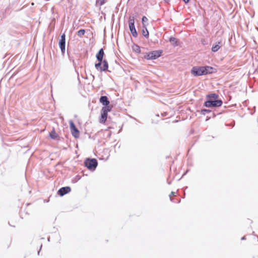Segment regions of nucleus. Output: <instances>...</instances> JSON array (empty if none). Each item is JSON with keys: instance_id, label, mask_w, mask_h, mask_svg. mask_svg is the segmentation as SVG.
I'll list each match as a JSON object with an SVG mask.
<instances>
[{"instance_id": "obj_1", "label": "nucleus", "mask_w": 258, "mask_h": 258, "mask_svg": "<svg viewBox=\"0 0 258 258\" xmlns=\"http://www.w3.org/2000/svg\"><path fill=\"white\" fill-rule=\"evenodd\" d=\"M104 55V50L102 48L100 49L99 52L97 53L96 56L98 60V62L95 65V68L101 72L105 71L107 70L108 68V62L107 60H103V58Z\"/></svg>"}, {"instance_id": "obj_2", "label": "nucleus", "mask_w": 258, "mask_h": 258, "mask_svg": "<svg viewBox=\"0 0 258 258\" xmlns=\"http://www.w3.org/2000/svg\"><path fill=\"white\" fill-rule=\"evenodd\" d=\"M218 95L215 93L208 95L207 98L208 100L205 102V106L207 107L221 106L222 101L218 99Z\"/></svg>"}, {"instance_id": "obj_3", "label": "nucleus", "mask_w": 258, "mask_h": 258, "mask_svg": "<svg viewBox=\"0 0 258 258\" xmlns=\"http://www.w3.org/2000/svg\"><path fill=\"white\" fill-rule=\"evenodd\" d=\"M212 69V68L208 66L194 67L191 70V73L195 76H201L207 74L209 72V70Z\"/></svg>"}, {"instance_id": "obj_4", "label": "nucleus", "mask_w": 258, "mask_h": 258, "mask_svg": "<svg viewBox=\"0 0 258 258\" xmlns=\"http://www.w3.org/2000/svg\"><path fill=\"white\" fill-rule=\"evenodd\" d=\"M112 109V107H102L101 109V114L100 118V122L105 123L107 117L108 112Z\"/></svg>"}, {"instance_id": "obj_5", "label": "nucleus", "mask_w": 258, "mask_h": 258, "mask_svg": "<svg viewBox=\"0 0 258 258\" xmlns=\"http://www.w3.org/2000/svg\"><path fill=\"white\" fill-rule=\"evenodd\" d=\"M161 54L160 51H152L150 52L145 56V58L147 59H155L160 57Z\"/></svg>"}, {"instance_id": "obj_6", "label": "nucleus", "mask_w": 258, "mask_h": 258, "mask_svg": "<svg viewBox=\"0 0 258 258\" xmlns=\"http://www.w3.org/2000/svg\"><path fill=\"white\" fill-rule=\"evenodd\" d=\"M135 19L134 17H130L128 19L129 28L130 30L134 37L137 36V32L135 29Z\"/></svg>"}, {"instance_id": "obj_7", "label": "nucleus", "mask_w": 258, "mask_h": 258, "mask_svg": "<svg viewBox=\"0 0 258 258\" xmlns=\"http://www.w3.org/2000/svg\"><path fill=\"white\" fill-rule=\"evenodd\" d=\"M97 164L95 159H88L85 162L86 166L89 169H94L97 166Z\"/></svg>"}, {"instance_id": "obj_8", "label": "nucleus", "mask_w": 258, "mask_h": 258, "mask_svg": "<svg viewBox=\"0 0 258 258\" xmlns=\"http://www.w3.org/2000/svg\"><path fill=\"white\" fill-rule=\"evenodd\" d=\"M70 129L72 135L75 138H78L80 135V132L76 127L73 121H70Z\"/></svg>"}, {"instance_id": "obj_9", "label": "nucleus", "mask_w": 258, "mask_h": 258, "mask_svg": "<svg viewBox=\"0 0 258 258\" xmlns=\"http://www.w3.org/2000/svg\"><path fill=\"white\" fill-rule=\"evenodd\" d=\"M100 102L104 105L103 107H112L111 105H110V102L108 99V98L106 96H102L100 97L99 99Z\"/></svg>"}, {"instance_id": "obj_10", "label": "nucleus", "mask_w": 258, "mask_h": 258, "mask_svg": "<svg viewBox=\"0 0 258 258\" xmlns=\"http://www.w3.org/2000/svg\"><path fill=\"white\" fill-rule=\"evenodd\" d=\"M65 45H66V35L65 34H63L61 36V39L59 42V46L62 53L64 52L65 51Z\"/></svg>"}, {"instance_id": "obj_11", "label": "nucleus", "mask_w": 258, "mask_h": 258, "mask_svg": "<svg viewBox=\"0 0 258 258\" xmlns=\"http://www.w3.org/2000/svg\"><path fill=\"white\" fill-rule=\"evenodd\" d=\"M222 39H220L217 43L213 44L212 47V51L213 52H217L220 49L223 45Z\"/></svg>"}, {"instance_id": "obj_12", "label": "nucleus", "mask_w": 258, "mask_h": 258, "mask_svg": "<svg viewBox=\"0 0 258 258\" xmlns=\"http://www.w3.org/2000/svg\"><path fill=\"white\" fill-rule=\"evenodd\" d=\"M71 190V188L69 186L63 187L58 190V192L60 196H63L64 195L69 193Z\"/></svg>"}, {"instance_id": "obj_13", "label": "nucleus", "mask_w": 258, "mask_h": 258, "mask_svg": "<svg viewBox=\"0 0 258 258\" xmlns=\"http://www.w3.org/2000/svg\"><path fill=\"white\" fill-rule=\"evenodd\" d=\"M49 137L52 139H56L58 137L54 128L50 132Z\"/></svg>"}, {"instance_id": "obj_14", "label": "nucleus", "mask_w": 258, "mask_h": 258, "mask_svg": "<svg viewBox=\"0 0 258 258\" xmlns=\"http://www.w3.org/2000/svg\"><path fill=\"white\" fill-rule=\"evenodd\" d=\"M132 49L134 51L137 52V53H140L141 52V49H140V47L139 46H138V45L137 44H134L133 45H132Z\"/></svg>"}, {"instance_id": "obj_15", "label": "nucleus", "mask_w": 258, "mask_h": 258, "mask_svg": "<svg viewBox=\"0 0 258 258\" xmlns=\"http://www.w3.org/2000/svg\"><path fill=\"white\" fill-rule=\"evenodd\" d=\"M170 42L171 43L172 45L175 46L178 45L177 40L174 37L170 38Z\"/></svg>"}, {"instance_id": "obj_16", "label": "nucleus", "mask_w": 258, "mask_h": 258, "mask_svg": "<svg viewBox=\"0 0 258 258\" xmlns=\"http://www.w3.org/2000/svg\"><path fill=\"white\" fill-rule=\"evenodd\" d=\"M143 35L146 37H149V32L147 29V27H145V28H144L143 31H142Z\"/></svg>"}, {"instance_id": "obj_17", "label": "nucleus", "mask_w": 258, "mask_h": 258, "mask_svg": "<svg viewBox=\"0 0 258 258\" xmlns=\"http://www.w3.org/2000/svg\"><path fill=\"white\" fill-rule=\"evenodd\" d=\"M106 1V0H96V5L102 6L105 3Z\"/></svg>"}, {"instance_id": "obj_18", "label": "nucleus", "mask_w": 258, "mask_h": 258, "mask_svg": "<svg viewBox=\"0 0 258 258\" xmlns=\"http://www.w3.org/2000/svg\"><path fill=\"white\" fill-rule=\"evenodd\" d=\"M148 20V18L146 17H145V16L143 17L142 23H143V28H145V27H146L145 23L147 22Z\"/></svg>"}, {"instance_id": "obj_19", "label": "nucleus", "mask_w": 258, "mask_h": 258, "mask_svg": "<svg viewBox=\"0 0 258 258\" xmlns=\"http://www.w3.org/2000/svg\"><path fill=\"white\" fill-rule=\"evenodd\" d=\"M85 33V29H81L78 32V35L82 37L83 36Z\"/></svg>"}, {"instance_id": "obj_20", "label": "nucleus", "mask_w": 258, "mask_h": 258, "mask_svg": "<svg viewBox=\"0 0 258 258\" xmlns=\"http://www.w3.org/2000/svg\"><path fill=\"white\" fill-rule=\"evenodd\" d=\"M175 194H176V193L175 192L172 191L171 192V194L169 195L170 198H171V196H176Z\"/></svg>"}, {"instance_id": "obj_21", "label": "nucleus", "mask_w": 258, "mask_h": 258, "mask_svg": "<svg viewBox=\"0 0 258 258\" xmlns=\"http://www.w3.org/2000/svg\"><path fill=\"white\" fill-rule=\"evenodd\" d=\"M183 1L185 4H187V3L189 2V0H183Z\"/></svg>"}]
</instances>
